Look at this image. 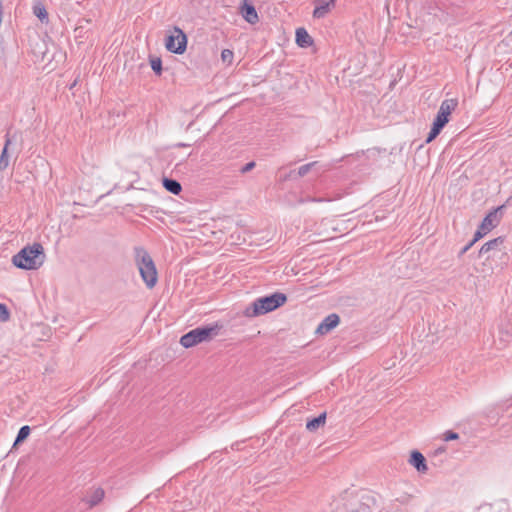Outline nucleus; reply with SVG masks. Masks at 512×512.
Returning <instances> with one entry per match:
<instances>
[{
  "label": "nucleus",
  "instance_id": "0eeeda50",
  "mask_svg": "<svg viewBox=\"0 0 512 512\" xmlns=\"http://www.w3.org/2000/svg\"><path fill=\"white\" fill-rule=\"evenodd\" d=\"M503 243H504L503 237H497V238H494V239L486 242L481 247V249L479 251V256L481 257V256L488 254L487 258L497 257L498 255H502V256L508 258L507 254L500 249V246Z\"/></svg>",
  "mask_w": 512,
  "mask_h": 512
},
{
  "label": "nucleus",
  "instance_id": "4468645a",
  "mask_svg": "<svg viewBox=\"0 0 512 512\" xmlns=\"http://www.w3.org/2000/svg\"><path fill=\"white\" fill-rule=\"evenodd\" d=\"M105 492L102 488H96L88 495L84 501L88 504L89 508L98 505L104 498Z\"/></svg>",
  "mask_w": 512,
  "mask_h": 512
},
{
  "label": "nucleus",
  "instance_id": "6e6552de",
  "mask_svg": "<svg viewBox=\"0 0 512 512\" xmlns=\"http://www.w3.org/2000/svg\"><path fill=\"white\" fill-rule=\"evenodd\" d=\"M498 224L497 210L488 213L482 220L479 228L474 234V241L480 240Z\"/></svg>",
  "mask_w": 512,
  "mask_h": 512
},
{
  "label": "nucleus",
  "instance_id": "b1692460",
  "mask_svg": "<svg viewBox=\"0 0 512 512\" xmlns=\"http://www.w3.org/2000/svg\"><path fill=\"white\" fill-rule=\"evenodd\" d=\"M233 57H234V54L231 50L229 49H224L222 52H221V58L223 60V62H228V63H231L232 60H233Z\"/></svg>",
  "mask_w": 512,
  "mask_h": 512
},
{
  "label": "nucleus",
  "instance_id": "1a4fd4ad",
  "mask_svg": "<svg viewBox=\"0 0 512 512\" xmlns=\"http://www.w3.org/2000/svg\"><path fill=\"white\" fill-rule=\"evenodd\" d=\"M239 13L244 18V20L247 21L249 24L254 25L259 22L258 13L253 4L249 0L242 1L239 7Z\"/></svg>",
  "mask_w": 512,
  "mask_h": 512
},
{
  "label": "nucleus",
  "instance_id": "20e7f679",
  "mask_svg": "<svg viewBox=\"0 0 512 512\" xmlns=\"http://www.w3.org/2000/svg\"><path fill=\"white\" fill-rule=\"evenodd\" d=\"M220 327L216 324L213 326L197 327L180 338V344L185 348L193 347L203 341L210 340L212 336L218 334Z\"/></svg>",
  "mask_w": 512,
  "mask_h": 512
},
{
  "label": "nucleus",
  "instance_id": "a211bd4d",
  "mask_svg": "<svg viewBox=\"0 0 512 512\" xmlns=\"http://www.w3.org/2000/svg\"><path fill=\"white\" fill-rule=\"evenodd\" d=\"M33 13L34 15L41 21V22H47L48 21V13L46 11V8L41 3H37L33 6Z\"/></svg>",
  "mask_w": 512,
  "mask_h": 512
},
{
  "label": "nucleus",
  "instance_id": "7ed1b4c3",
  "mask_svg": "<svg viewBox=\"0 0 512 512\" xmlns=\"http://www.w3.org/2000/svg\"><path fill=\"white\" fill-rule=\"evenodd\" d=\"M287 301V296L281 292H275L271 295L257 298L246 308L245 315L256 317L276 310L283 306Z\"/></svg>",
  "mask_w": 512,
  "mask_h": 512
},
{
  "label": "nucleus",
  "instance_id": "aec40b11",
  "mask_svg": "<svg viewBox=\"0 0 512 512\" xmlns=\"http://www.w3.org/2000/svg\"><path fill=\"white\" fill-rule=\"evenodd\" d=\"M443 128L444 127H442L441 125H439L433 121L431 130H430L425 142L430 143L431 141H433L440 134V132L442 131Z\"/></svg>",
  "mask_w": 512,
  "mask_h": 512
},
{
  "label": "nucleus",
  "instance_id": "c85d7f7f",
  "mask_svg": "<svg viewBox=\"0 0 512 512\" xmlns=\"http://www.w3.org/2000/svg\"><path fill=\"white\" fill-rule=\"evenodd\" d=\"M323 199L321 198H308L307 201H315V202H321Z\"/></svg>",
  "mask_w": 512,
  "mask_h": 512
},
{
  "label": "nucleus",
  "instance_id": "393cba45",
  "mask_svg": "<svg viewBox=\"0 0 512 512\" xmlns=\"http://www.w3.org/2000/svg\"><path fill=\"white\" fill-rule=\"evenodd\" d=\"M459 438V434L453 431H447L444 434L445 441L457 440Z\"/></svg>",
  "mask_w": 512,
  "mask_h": 512
},
{
  "label": "nucleus",
  "instance_id": "a878e982",
  "mask_svg": "<svg viewBox=\"0 0 512 512\" xmlns=\"http://www.w3.org/2000/svg\"><path fill=\"white\" fill-rule=\"evenodd\" d=\"M255 162L254 161H251V162H248L246 163L241 169H240V172L241 173H247L249 171H251L254 167H255Z\"/></svg>",
  "mask_w": 512,
  "mask_h": 512
},
{
  "label": "nucleus",
  "instance_id": "c756f323",
  "mask_svg": "<svg viewBox=\"0 0 512 512\" xmlns=\"http://www.w3.org/2000/svg\"><path fill=\"white\" fill-rule=\"evenodd\" d=\"M179 146L184 147L187 146L185 143L179 144Z\"/></svg>",
  "mask_w": 512,
  "mask_h": 512
},
{
  "label": "nucleus",
  "instance_id": "9d476101",
  "mask_svg": "<svg viewBox=\"0 0 512 512\" xmlns=\"http://www.w3.org/2000/svg\"><path fill=\"white\" fill-rule=\"evenodd\" d=\"M340 323V317L336 313L329 314L323 321L318 325L316 333L325 335L334 329Z\"/></svg>",
  "mask_w": 512,
  "mask_h": 512
},
{
  "label": "nucleus",
  "instance_id": "f257e3e1",
  "mask_svg": "<svg viewBox=\"0 0 512 512\" xmlns=\"http://www.w3.org/2000/svg\"><path fill=\"white\" fill-rule=\"evenodd\" d=\"M44 261V248L37 242L25 246L12 258L13 264L24 270H36L43 265Z\"/></svg>",
  "mask_w": 512,
  "mask_h": 512
},
{
  "label": "nucleus",
  "instance_id": "412c9836",
  "mask_svg": "<svg viewBox=\"0 0 512 512\" xmlns=\"http://www.w3.org/2000/svg\"><path fill=\"white\" fill-rule=\"evenodd\" d=\"M151 68L157 75H161L162 73V60L160 58H153L150 61Z\"/></svg>",
  "mask_w": 512,
  "mask_h": 512
},
{
  "label": "nucleus",
  "instance_id": "2eb2a0df",
  "mask_svg": "<svg viewBox=\"0 0 512 512\" xmlns=\"http://www.w3.org/2000/svg\"><path fill=\"white\" fill-rule=\"evenodd\" d=\"M163 187L174 195H179L182 191L180 182L175 179L164 177L162 180Z\"/></svg>",
  "mask_w": 512,
  "mask_h": 512
},
{
  "label": "nucleus",
  "instance_id": "bb28decb",
  "mask_svg": "<svg viewBox=\"0 0 512 512\" xmlns=\"http://www.w3.org/2000/svg\"><path fill=\"white\" fill-rule=\"evenodd\" d=\"M477 241H474V238L466 245L464 246L460 253H459V257H461L462 255H464Z\"/></svg>",
  "mask_w": 512,
  "mask_h": 512
},
{
  "label": "nucleus",
  "instance_id": "f8f14e48",
  "mask_svg": "<svg viewBox=\"0 0 512 512\" xmlns=\"http://www.w3.org/2000/svg\"><path fill=\"white\" fill-rule=\"evenodd\" d=\"M409 464L412 465L419 473H426L428 470L426 459L421 452L413 450L410 454Z\"/></svg>",
  "mask_w": 512,
  "mask_h": 512
},
{
  "label": "nucleus",
  "instance_id": "39448f33",
  "mask_svg": "<svg viewBox=\"0 0 512 512\" xmlns=\"http://www.w3.org/2000/svg\"><path fill=\"white\" fill-rule=\"evenodd\" d=\"M165 47L175 54H183L187 47V36L178 27H174L173 33L165 39Z\"/></svg>",
  "mask_w": 512,
  "mask_h": 512
},
{
  "label": "nucleus",
  "instance_id": "f3484780",
  "mask_svg": "<svg viewBox=\"0 0 512 512\" xmlns=\"http://www.w3.org/2000/svg\"><path fill=\"white\" fill-rule=\"evenodd\" d=\"M10 144H11V139L9 138V135L6 134L4 147H3V150L0 155V171L5 170L9 165L8 148H9Z\"/></svg>",
  "mask_w": 512,
  "mask_h": 512
},
{
  "label": "nucleus",
  "instance_id": "5701e85b",
  "mask_svg": "<svg viewBox=\"0 0 512 512\" xmlns=\"http://www.w3.org/2000/svg\"><path fill=\"white\" fill-rule=\"evenodd\" d=\"M10 319V312L7 306L0 303V322H7Z\"/></svg>",
  "mask_w": 512,
  "mask_h": 512
},
{
  "label": "nucleus",
  "instance_id": "dca6fc26",
  "mask_svg": "<svg viewBox=\"0 0 512 512\" xmlns=\"http://www.w3.org/2000/svg\"><path fill=\"white\" fill-rule=\"evenodd\" d=\"M326 422V413H321L319 416L308 420L306 423V429L310 432L317 431Z\"/></svg>",
  "mask_w": 512,
  "mask_h": 512
},
{
  "label": "nucleus",
  "instance_id": "ddd939ff",
  "mask_svg": "<svg viewBox=\"0 0 512 512\" xmlns=\"http://www.w3.org/2000/svg\"><path fill=\"white\" fill-rule=\"evenodd\" d=\"M296 43L302 48H307L313 44V39L305 28H298L296 30Z\"/></svg>",
  "mask_w": 512,
  "mask_h": 512
},
{
  "label": "nucleus",
  "instance_id": "cd10ccee",
  "mask_svg": "<svg viewBox=\"0 0 512 512\" xmlns=\"http://www.w3.org/2000/svg\"><path fill=\"white\" fill-rule=\"evenodd\" d=\"M505 333H506L507 335H511V336H512V326H507V327L505 328Z\"/></svg>",
  "mask_w": 512,
  "mask_h": 512
},
{
  "label": "nucleus",
  "instance_id": "6ab92c4d",
  "mask_svg": "<svg viewBox=\"0 0 512 512\" xmlns=\"http://www.w3.org/2000/svg\"><path fill=\"white\" fill-rule=\"evenodd\" d=\"M30 432H31V429L29 426H27V425L22 426L20 428V430L18 431V434H17L15 442H14V446L25 441L28 438V436L30 435Z\"/></svg>",
  "mask_w": 512,
  "mask_h": 512
},
{
  "label": "nucleus",
  "instance_id": "4be33fe9",
  "mask_svg": "<svg viewBox=\"0 0 512 512\" xmlns=\"http://www.w3.org/2000/svg\"><path fill=\"white\" fill-rule=\"evenodd\" d=\"M317 164L316 161L302 165L298 169V176L304 177Z\"/></svg>",
  "mask_w": 512,
  "mask_h": 512
},
{
  "label": "nucleus",
  "instance_id": "423d86ee",
  "mask_svg": "<svg viewBox=\"0 0 512 512\" xmlns=\"http://www.w3.org/2000/svg\"><path fill=\"white\" fill-rule=\"evenodd\" d=\"M457 105H458L457 99L444 100L440 105V108L437 112L434 122L441 125L442 127H445V125L449 122L450 114L452 113V111L455 110Z\"/></svg>",
  "mask_w": 512,
  "mask_h": 512
},
{
  "label": "nucleus",
  "instance_id": "9b49d317",
  "mask_svg": "<svg viewBox=\"0 0 512 512\" xmlns=\"http://www.w3.org/2000/svg\"><path fill=\"white\" fill-rule=\"evenodd\" d=\"M315 8L313 11V17L320 19L324 18L331 10L335 7V0H314Z\"/></svg>",
  "mask_w": 512,
  "mask_h": 512
},
{
  "label": "nucleus",
  "instance_id": "7c9ffc66",
  "mask_svg": "<svg viewBox=\"0 0 512 512\" xmlns=\"http://www.w3.org/2000/svg\"><path fill=\"white\" fill-rule=\"evenodd\" d=\"M511 35H512V30H511Z\"/></svg>",
  "mask_w": 512,
  "mask_h": 512
},
{
  "label": "nucleus",
  "instance_id": "f03ea898",
  "mask_svg": "<svg viewBox=\"0 0 512 512\" xmlns=\"http://www.w3.org/2000/svg\"><path fill=\"white\" fill-rule=\"evenodd\" d=\"M134 262L139 270L143 282L149 289H152L158 280L155 263L148 251L141 246L134 247Z\"/></svg>",
  "mask_w": 512,
  "mask_h": 512
}]
</instances>
